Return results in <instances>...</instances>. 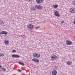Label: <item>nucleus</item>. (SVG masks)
<instances>
[{
    "label": "nucleus",
    "instance_id": "393cba45",
    "mask_svg": "<svg viewBox=\"0 0 75 75\" xmlns=\"http://www.w3.org/2000/svg\"><path fill=\"white\" fill-rule=\"evenodd\" d=\"M12 52H16V50H13Z\"/></svg>",
    "mask_w": 75,
    "mask_h": 75
},
{
    "label": "nucleus",
    "instance_id": "a878e982",
    "mask_svg": "<svg viewBox=\"0 0 75 75\" xmlns=\"http://www.w3.org/2000/svg\"><path fill=\"white\" fill-rule=\"evenodd\" d=\"M61 24H64V21H63L61 22Z\"/></svg>",
    "mask_w": 75,
    "mask_h": 75
},
{
    "label": "nucleus",
    "instance_id": "dca6fc26",
    "mask_svg": "<svg viewBox=\"0 0 75 75\" xmlns=\"http://www.w3.org/2000/svg\"><path fill=\"white\" fill-rule=\"evenodd\" d=\"M67 65H71V62H70L69 61L67 62Z\"/></svg>",
    "mask_w": 75,
    "mask_h": 75
},
{
    "label": "nucleus",
    "instance_id": "412c9836",
    "mask_svg": "<svg viewBox=\"0 0 75 75\" xmlns=\"http://www.w3.org/2000/svg\"><path fill=\"white\" fill-rule=\"evenodd\" d=\"M40 28V27L38 26L37 27H35V29H36V30H38V29H39V28Z\"/></svg>",
    "mask_w": 75,
    "mask_h": 75
},
{
    "label": "nucleus",
    "instance_id": "ddd939ff",
    "mask_svg": "<svg viewBox=\"0 0 75 75\" xmlns=\"http://www.w3.org/2000/svg\"><path fill=\"white\" fill-rule=\"evenodd\" d=\"M54 56H52L51 58H53V59H57V58L58 57L57 56L55 55H54Z\"/></svg>",
    "mask_w": 75,
    "mask_h": 75
},
{
    "label": "nucleus",
    "instance_id": "bb28decb",
    "mask_svg": "<svg viewBox=\"0 0 75 75\" xmlns=\"http://www.w3.org/2000/svg\"><path fill=\"white\" fill-rule=\"evenodd\" d=\"M2 68V66L0 65V69H1Z\"/></svg>",
    "mask_w": 75,
    "mask_h": 75
},
{
    "label": "nucleus",
    "instance_id": "423d86ee",
    "mask_svg": "<svg viewBox=\"0 0 75 75\" xmlns=\"http://www.w3.org/2000/svg\"><path fill=\"white\" fill-rule=\"evenodd\" d=\"M8 33L6 31H2L0 32V34H5V35H7Z\"/></svg>",
    "mask_w": 75,
    "mask_h": 75
},
{
    "label": "nucleus",
    "instance_id": "a211bd4d",
    "mask_svg": "<svg viewBox=\"0 0 75 75\" xmlns=\"http://www.w3.org/2000/svg\"><path fill=\"white\" fill-rule=\"evenodd\" d=\"M4 54L3 53H1L0 54V57H2V56H4Z\"/></svg>",
    "mask_w": 75,
    "mask_h": 75
},
{
    "label": "nucleus",
    "instance_id": "aec40b11",
    "mask_svg": "<svg viewBox=\"0 0 75 75\" xmlns=\"http://www.w3.org/2000/svg\"><path fill=\"white\" fill-rule=\"evenodd\" d=\"M31 10H33L34 11H35V10H36V9H35V8H31Z\"/></svg>",
    "mask_w": 75,
    "mask_h": 75
},
{
    "label": "nucleus",
    "instance_id": "b1692460",
    "mask_svg": "<svg viewBox=\"0 0 75 75\" xmlns=\"http://www.w3.org/2000/svg\"><path fill=\"white\" fill-rule=\"evenodd\" d=\"M26 1H28V2H30L31 1V0H25Z\"/></svg>",
    "mask_w": 75,
    "mask_h": 75
},
{
    "label": "nucleus",
    "instance_id": "20e7f679",
    "mask_svg": "<svg viewBox=\"0 0 75 75\" xmlns=\"http://www.w3.org/2000/svg\"><path fill=\"white\" fill-rule=\"evenodd\" d=\"M12 58H20V55L17 54H13L12 55Z\"/></svg>",
    "mask_w": 75,
    "mask_h": 75
},
{
    "label": "nucleus",
    "instance_id": "f3484780",
    "mask_svg": "<svg viewBox=\"0 0 75 75\" xmlns=\"http://www.w3.org/2000/svg\"><path fill=\"white\" fill-rule=\"evenodd\" d=\"M19 64L21 65H24V63L22 62H19Z\"/></svg>",
    "mask_w": 75,
    "mask_h": 75
},
{
    "label": "nucleus",
    "instance_id": "9b49d317",
    "mask_svg": "<svg viewBox=\"0 0 75 75\" xmlns=\"http://www.w3.org/2000/svg\"><path fill=\"white\" fill-rule=\"evenodd\" d=\"M4 22L3 21H1V19H0V24H1L2 26H4Z\"/></svg>",
    "mask_w": 75,
    "mask_h": 75
},
{
    "label": "nucleus",
    "instance_id": "1a4fd4ad",
    "mask_svg": "<svg viewBox=\"0 0 75 75\" xmlns=\"http://www.w3.org/2000/svg\"><path fill=\"white\" fill-rule=\"evenodd\" d=\"M54 14L55 16H57V17H59L60 16L58 11H57L55 12Z\"/></svg>",
    "mask_w": 75,
    "mask_h": 75
},
{
    "label": "nucleus",
    "instance_id": "9d476101",
    "mask_svg": "<svg viewBox=\"0 0 75 75\" xmlns=\"http://www.w3.org/2000/svg\"><path fill=\"white\" fill-rule=\"evenodd\" d=\"M57 71L54 70L52 71V75H57Z\"/></svg>",
    "mask_w": 75,
    "mask_h": 75
},
{
    "label": "nucleus",
    "instance_id": "5701e85b",
    "mask_svg": "<svg viewBox=\"0 0 75 75\" xmlns=\"http://www.w3.org/2000/svg\"><path fill=\"white\" fill-rule=\"evenodd\" d=\"M18 72H21V71L20 69H18Z\"/></svg>",
    "mask_w": 75,
    "mask_h": 75
},
{
    "label": "nucleus",
    "instance_id": "4468645a",
    "mask_svg": "<svg viewBox=\"0 0 75 75\" xmlns=\"http://www.w3.org/2000/svg\"><path fill=\"white\" fill-rule=\"evenodd\" d=\"M58 5L56 4L54 5L53 6V8H57L58 7Z\"/></svg>",
    "mask_w": 75,
    "mask_h": 75
},
{
    "label": "nucleus",
    "instance_id": "f257e3e1",
    "mask_svg": "<svg viewBox=\"0 0 75 75\" xmlns=\"http://www.w3.org/2000/svg\"><path fill=\"white\" fill-rule=\"evenodd\" d=\"M35 8L38 10H41L42 9V6L40 5H36L35 6Z\"/></svg>",
    "mask_w": 75,
    "mask_h": 75
},
{
    "label": "nucleus",
    "instance_id": "39448f33",
    "mask_svg": "<svg viewBox=\"0 0 75 75\" xmlns=\"http://www.w3.org/2000/svg\"><path fill=\"white\" fill-rule=\"evenodd\" d=\"M70 11L71 13H75V8H71Z\"/></svg>",
    "mask_w": 75,
    "mask_h": 75
},
{
    "label": "nucleus",
    "instance_id": "cd10ccee",
    "mask_svg": "<svg viewBox=\"0 0 75 75\" xmlns=\"http://www.w3.org/2000/svg\"><path fill=\"white\" fill-rule=\"evenodd\" d=\"M22 75H25V74H22Z\"/></svg>",
    "mask_w": 75,
    "mask_h": 75
},
{
    "label": "nucleus",
    "instance_id": "0eeeda50",
    "mask_svg": "<svg viewBox=\"0 0 75 75\" xmlns=\"http://www.w3.org/2000/svg\"><path fill=\"white\" fill-rule=\"evenodd\" d=\"M72 42L69 41L68 40H67L66 41V44L67 45H71V44H72Z\"/></svg>",
    "mask_w": 75,
    "mask_h": 75
},
{
    "label": "nucleus",
    "instance_id": "2eb2a0df",
    "mask_svg": "<svg viewBox=\"0 0 75 75\" xmlns=\"http://www.w3.org/2000/svg\"><path fill=\"white\" fill-rule=\"evenodd\" d=\"M4 43H5L6 44H8V40H5Z\"/></svg>",
    "mask_w": 75,
    "mask_h": 75
},
{
    "label": "nucleus",
    "instance_id": "7ed1b4c3",
    "mask_svg": "<svg viewBox=\"0 0 75 75\" xmlns=\"http://www.w3.org/2000/svg\"><path fill=\"white\" fill-rule=\"evenodd\" d=\"M33 56L36 58H40V54H37L36 53H34Z\"/></svg>",
    "mask_w": 75,
    "mask_h": 75
},
{
    "label": "nucleus",
    "instance_id": "f8f14e48",
    "mask_svg": "<svg viewBox=\"0 0 75 75\" xmlns=\"http://www.w3.org/2000/svg\"><path fill=\"white\" fill-rule=\"evenodd\" d=\"M43 0H36V3L38 4H40L41 3H42Z\"/></svg>",
    "mask_w": 75,
    "mask_h": 75
},
{
    "label": "nucleus",
    "instance_id": "4be33fe9",
    "mask_svg": "<svg viewBox=\"0 0 75 75\" xmlns=\"http://www.w3.org/2000/svg\"><path fill=\"white\" fill-rule=\"evenodd\" d=\"M72 3H73L74 5L75 6V0L74 1H72Z\"/></svg>",
    "mask_w": 75,
    "mask_h": 75
},
{
    "label": "nucleus",
    "instance_id": "6e6552de",
    "mask_svg": "<svg viewBox=\"0 0 75 75\" xmlns=\"http://www.w3.org/2000/svg\"><path fill=\"white\" fill-rule=\"evenodd\" d=\"M32 61L37 63H38L39 62V60L37 59L33 58L32 59Z\"/></svg>",
    "mask_w": 75,
    "mask_h": 75
},
{
    "label": "nucleus",
    "instance_id": "f03ea898",
    "mask_svg": "<svg viewBox=\"0 0 75 75\" xmlns=\"http://www.w3.org/2000/svg\"><path fill=\"white\" fill-rule=\"evenodd\" d=\"M27 27L30 29H33L34 28V25L31 24H29L27 25Z\"/></svg>",
    "mask_w": 75,
    "mask_h": 75
},
{
    "label": "nucleus",
    "instance_id": "6ab92c4d",
    "mask_svg": "<svg viewBox=\"0 0 75 75\" xmlns=\"http://www.w3.org/2000/svg\"><path fill=\"white\" fill-rule=\"evenodd\" d=\"M2 70H3V71H6V68H2Z\"/></svg>",
    "mask_w": 75,
    "mask_h": 75
}]
</instances>
